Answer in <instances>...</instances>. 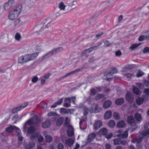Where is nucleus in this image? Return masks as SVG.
Returning a JSON list of instances; mask_svg holds the SVG:
<instances>
[{
	"instance_id": "f257e3e1",
	"label": "nucleus",
	"mask_w": 149,
	"mask_h": 149,
	"mask_svg": "<svg viewBox=\"0 0 149 149\" xmlns=\"http://www.w3.org/2000/svg\"><path fill=\"white\" fill-rule=\"evenodd\" d=\"M38 53L36 52L31 54L22 56L19 58L18 62L19 63L24 64L29 61L34 59L38 56Z\"/></svg>"
},
{
	"instance_id": "f03ea898",
	"label": "nucleus",
	"mask_w": 149,
	"mask_h": 149,
	"mask_svg": "<svg viewBox=\"0 0 149 149\" xmlns=\"http://www.w3.org/2000/svg\"><path fill=\"white\" fill-rule=\"evenodd\" d=\"M22 10L21 5H19L13 8L9 12L8 16L9 19L12 20L15 19L20 13Z\"/></svg>"
},
{
	"instance_id": "7ed1b4c3",
	"label": "nucleus",
	"mask_w": 149,
	"mask_h": 149,
	"mask_svg": "<svg viewBox=\"0 0 149 149\" xmlns=\"http://www.w3.org/2000/svg\"><path fill=\"white\" fill-rule=\"evenodd\" d=\"M140 136H140L135 139H133L132 141V142H136L137 143L136 149H142V146L140 142L142 140L143 138L145 136H149V128L142 132Z\"/></svg>"
},
{
	"instance_id": "20e7f679",
	"label": "nucleus",
	"mask_w": 149,
	"mask_h": 149,
	"mask_svg": "<svg viewBox=\"0 0 149 149\" xmlns=\"http://www.w3.org/2000/svg\"><path fill=\"white\" fill-rule=\"evenodd\" d=\"M76 100V97L73 96L71 97H67L65 99L64 101L63 106L66 107H68L71 106L70 103L71 101L74 104H75V101Z\"/></svg>"
},
{
	"instance_id": "39448f33",
	"label": "nucleus",
	"mask_w": 149,
	"mask_h": 149,
	"mask_svg": "<svg viewBox=\"0 0 149 149\" xmlns=\"http://www.w3.org/2000/svg\"><path fill=\"white\" fill-rule=\"evenodd\" d=\"M81 70V69L79 68L77 69L74 71H72L70 72L66 73L65 75L59 78L56 79L55 80L56 81H60L62 79H64L65 78L68 76H69L71 75L76 74L78 72H80Z\"/></svg>"
},
{
	"instance_id": "423d86ee",
	"label": "nucleus",
	"mask_w": 149,
	"mask_h": 149,
	"mask_svg": "<svg viewBox=\"0 0 149 149\" xmlns=\"http://www.w3.org/2000/svg\"><path fill=\"white\" fill-rule=\"evenodd\" d=\"M64 125L65 127H68L67 131L68 136L69 137H72L74 135V129L73 127L70 125L67 122L65 123Z\"/></svg>"
},
{
	"instance_id": "0eeeda50",
	"label": "nucleus",
	"mask_w": 149,
	"mask_h": 149,
	"mask_svg": "<svg viewBox=\"0 0 149 149\" xmlns=\"http://www.w3.org/2000/svg\"><path fill=\"white\" fill-rule=\"evenodd\" d=\"M101 109L99 108L98 104H93L89 110V112L91 113H97L100 111Z\"/></svg>"
},
{
	"instance_id": "6e6552de",
	"label": "nucleus",
	"mask_w": 149,
	"mask_h": 149,
	"mask_svg": "<svg viewBox=\"0 0 149 149\" xmlns=\"http://www.w3.org/2000/svg\"><path fill=\"white\" fill-rule=\"evenodd\" d=\"M36 138H37L39 142H41L43 141V138L42 136L37 132H35L31 134V139L32 140H33L34 139L36 140Z\"/></svg>"
},
{
	"instance_id": "1a4fd4ad",
	"label": "nucleus",
	"mask_w": 149,
	"mask_h": 149,
	"mask_svg": "<svg viewBox=\"0 0 149 149\" xmlns=\"http://www.w3.org/2000/svg\"><path fill=\"white\" fill-rule=\"evenodd\" d=\"M62 50L63 48L61 47L54 49L48 53L45 56H50L53 54H56Z\"/></svg>"
},
{
	"instance_id": "9d476101",
	"label": "nucleus",
	"mask_w": 149,
	"mask_h": 149,
	"mask_svg": "<svg viewBox=\"0 0 149 149\" xmlns=\"http://www.w3.org/2000/svg\"><path fill=\"white\" fill-rule=\"evenodd\" d=\"M44 25L41 24L36 25L34 28V31L36 33H38L42 31L44 29Z\"/></svg>"
},
{
	"instance_id": "9b49d317",
	"label": "nucleus",
	"mask_w": 149,
	"mask_h": 149,
	"mask_svg": "<svg viewBox=\"0 0 149 149\" xmlns=\"http://www.w3.org/2000/svg\"><path fill=\"white\" fill-rule=\"evenodd\" d=\"M97 48V47L95 46L89 49H86L81 53V55H82L86 56H87L88 54L92 52L94 49H96Z\"/></svg>"
},
{
	"instance_id": "f8f14e48",
	"label": "nucleus",
	"mask_w": 149,
	"mask_h": 149,
	"mask_svg": "<svg viewBox=\"0 0 149 149\" xmlns=\"http://www.w3.org/2000/svg\"><path fill=\"white\" fill-rule=\"evenodd\" d=\"M13 2V0H9L8 2L3 5V10H8L11 6Z\"/></svg>"
},
{
	"instance_id": "ddd939ff",
	"label": "nucleus",
	"mask_w": 149,
	"mask_h": 149,
	"mask_svg": "<svg viewBox=\"0 0 149 149\" xmlns=\"http://www.w3.org/2000/svg\"><path fill=\"white\" fill-rule=\"evenodd\" d=\"M28 104H26V105L22 104L21 105L17 107L16 108H14L12 110V113L13 114L16 113L17 112H18L19 111H20L21 109L25 108V107Z\"/></svg>"
},
{
	"instance_id": "4468645a",
	"label": "nucleus",
	"mask_w": 149,
	"mask_h": 149,
	"mask_svg": "<svg viewBox=\"0 0 149 149\" xmlns=\"http://www.w3.org/2000/svg\"><path fill=\"white\" fill-rule=\"evenodd\" d=\"M35 123V121H34V117H33L30 119H29L27 123H26L24 126V128L26 130L28 128V125H33Z\"/></svg>"
},
{
	"instance_id": "2eb2a0df",
	"label": "nucleus",
	"mask_w": 149,
	"mask_h": 149,
	"mask_svg": "<svg viewBox=\"0 0 149 149\" xmlns=\"http://www.w3.org/2000/svg\"><path fill=\"white\" fill-rule=\"evenodd\" d=\"M102 125V123L101 121L100 120H96L93 126L94 129L97 130Z\"/></svg>"
},
{
	"instance_id": "dca6fc26",
	"label": "nucleus",
	"mask_w": 149,
	"mask_h": 149,
	"mask_svg": "<svg viewBox=\"0 0 149 149\" xmlns=\"http://www.w3.org/2000/svg\"><path fill=\"white\" fill-rule=\"evenodd\" d=\"M117 72L118 70L116 68H113L110 71L105 72L104 74V76L106 77L108 75H111L113 74L116 73Z\"/></svg>"
},
{
	"instance_id": "f3484780",
	"label": "nucleus",
	"mask_w": 149,
	"mask_h": 149,
	"mask_svg": "<svg viewBox=\"0 0 149 149\" xmlns=\"http://www.w3.org/2000/svg\"><path fill=\"white\" fill-rule=\"evenodd\" d=\"M129 130L127 129L123 134H120L117 135V136L120 139H125L127 138L128 136V133Z\"/></svg>"
},
{
	"instance_id": "a211bd4d",
	"label": "nucleus",
	"mask_w": 149,
	"mask_h": 149,
	"mask_svg": "<svg viewBox=\"0 0 149 149\" xmlns=\"http://www.w3.org/2000/svg\"><path fill=\"white\" fill-rule=\"evenodd\" d=\"M15 130L17 131L18 130L19 131V128L15 126H13L11 125L8 127L6 129V131L7 132L9 133L12 132L13 130Z\"/></svg>"
},
{
	"instance_id": "6ab92c4d",
	"label": "nucleus",
	"mask_w": 149,
	"mask_h": 149,
	"mask_svg": "<svg viewBox=\"0 0 149 149\" xmlns=\"http://www.w3.org/2000/svg\"><path fill=\"white\" fill-rule=\"evenodd\" d=\"M80 107L82 109L84 112V115H87L89 111L87 107L84 105H82L80 106Z\"/></svg>"
},
{
	"instance_id": "aec40b11",
	"label": "nucleus",
	"mask_w": 149,
	"mask_h": 149,
	"mask_svg": "<svg viewBox=\"0 0 149 149\" xmlns=\"http://www.w3.org/2000/svg\"><path fill=\"white\" fill-rule=\"evenodd\" d=\"M74 139L69 138L66 140L65 143L66 145L69 146H72L74 143Z\"/></svg>"
},
{
	"instance_id": "412c9836",
	"label": "nucleus",
	"mask_w": 149,
	"mask_h": 149,
	"mask_svg": "<svg viewBox=\"0 0 149 149\" xmlns=\"http://www.w3.org/2000/svg\"><path fill=\"white\" fill-rule=\"evenodd\" d=\"M111 104V102L110 100H107L104 102L103 104V107L104 109L109 108Z\"/></svg>"
},
{
	"instance_id": "4be33fe9",
	"label": "nucleus",
	"mask_w": 149,
	"mask_h": 149,
	"mask_svg": "<svg viewBox=\"0 0 149 149\" xmlns=\"http://www.w3.org/2000/svg\"><path fill=\"white\" fill-rule=\"evenodd\" d=\"M96 134L95 133H92L89 135L87 139V142H91L95 137Z\"/></svg>"
},
{
	"instance_id": "5701e85b",
	"label": "nucleus",
	"mask_w": 149,
	"mask_h": 149,
	"mask_svg": "<svg viewBox=\"0 0 149 149\" xmlns=\"http://www.w3.org/2000/svg\"><path fill=\"white\" fill-rule=\"evenodd\" d=\"M50 121L49 120H47L42 123V127L44 128H47L50 126Z\"/></svg>"
},
{
	"instance_id": "b1692460",
	"label": "nucleus",
	"mask_w": 149,
	"mask_h": 149,
	"mask_svg": "<svg viewBox=\"0 0 149 149\" xmlns=\"http://www.w3.org/2000/svg\"><path fill=\"white\" fill-rule=\"evenodd\" d=\"M112 112L110 111H107L104 115V118L106 119H109L112 116Z\"/></svg>"
},
{
	"instance_id": "393cba45",
	"label": "nucleus",
	"mask_w": 149,
	"mask_h": 149,
	"mask_svg": "<svg viewBox=\"0 0 149 149\" xmlns=\"http://www.w3.org/2000/svg\"><path fill=\"white\" fill-rule=\"evenodd\" d=\"M32 117H34V121L35 120V123L38 124L41 122L40 119L38 118L37 116L34 113L32 114H31Z\"/></svg>"
},
{
	"instance_id": "a878e982",
	"label": "nucleus",
	"mask_w": 149,
	"mask_h": 149,
	"mask_svg": "<svg viewBox=\"0 0 149 149\" xmlns=\"http://www.w3.org/2000/svg\"><path fill=\"white\" fill-rule=\"evenodd\" d=\"M124 102V100L123 98H120L117 99L115 102V104L118 105H121Z\"/></svg>"
},
{
	"instance_id": "bb28decb",
	"label": "nucleus",
	"mask_w": 149,
	"mask_h": 149,
	"mask_svg": "<svg viewBox=\"0 0 149 149\" xmlns=\"http://www.w3.org/2000/svg\"><path fill=\"white\" fill-rule=\"evenodd\" d=\"M125 98L127 100L129 101H132L134 98L132 96V94L130 93H128L126 94Z\"/></svg>"
},
{
	"instance_id": "cd10ccee",
	"label": "nucleus",
	"mask_w": 149,
	"mask_h": 149,
	"mask_svg": "<svg viewBox=\"0 0 149 149\" xmlns=\"http://www.w3.org/2000/svg\"><path fill=\"white\" fill-rule=\"evenodd\" d=\"M63 101V99H61L58 101L56 102L53 105L51 106V107L52 108H54L56 107L58 105H60L62 103Z\"/></svg>"
},
{
	"instance_id": "c85d7f7f",
	"label": "nucleus",
	"mask_w": 149,
	"mask_h": 149,
	"mask_svg": "<svg viewBox=\"0 0 149 149\" xmlns=\"http://www.w3.org/2000/svg\"><path fill=\"white\" fill-rule=\"evenodd\" d=\"M117 126L119 128H123L125 126V123L123 120L120 121L117 124Z\"/></svg>"
},
{
	"instance_id": "c756f323",
	"label": "nucleus",
	"mask_w": 149,
	"mask_h": 149,
	"mask_svg": "<svg viewBox=\"0 0 149 149\" xmlns=\"http://www.w3.org/2000/svg\"><path fill=\"white\" fill-rule=\"evenodd\" d=\"M133 67V65H128L125 66L123 69V72H126L132 69Z\"/></svg>"
},
{
	"instance_id": "7c9ffc66",
	"label": "nucleus",
	"mask_w": 149,
	"mask_h": 149,
	"mask_svg": "<svg viewBox=\"0 0 149 149\" xmlns=\"http://www.w3.org/2000/svg\"><path fill=\"white\" fill-rule=\"evenodd\" d=\"M64 119L63 117H60L58 118L56 122V125L58 126H61L63 122Z\"/></svg>"
},
{
	"instance_id": "2f4dec72",
	"label": "nucleus",
	"mask_w": 149,
	"mask_h": 149,
	"mask_svg": "<svg viewBox=\"0 0 149 149\" xmlns=\"http://www.w3.org/2000/svg\"><path fill=\"white\" fill-rule=\"evenodd\" d=\"M133 90L134 93L136 95H139L141 94V92L136 87H134L133 88Z\"/></svg>"
},
{
	"instance_id": "473e14b6",
	"label": "nucleus",
	"mask_w": 149,
	"mask_h": 149,
	"mask_svg": "<svg viewBox=\"0 0 149 149\" xmlns=\"http://www.w3.org/2000/svg\"><path fill=\"white\" fill-rule=\"evenodd\" d=\"M135 119L132 116H129L127 117V122L130 124H132L134 123Z\"/></svg>"
},
{
	"instance_id": "72a5a7b5",
	"label": "nucleus",
	"mask_w": 149,
	"mask_h": 149,
	"mask_svg": "<svg viewBox=\"0 0 149 149\" xmlns=\"http://www.w3.org/2000/svg\"><path fill=\"white\" fill-rule=\"evenodd\" d=\"M35 146V143L33 142L30 143L25 147V149H31L33 148Z\"/></svg>"
},
{
	"instance_id": "f704fd0d",
	"label": "nucleus",
	"mask_w": 149,
	"mask_h": 149,
	"mask_svg": "<svg viewBox=\"0 0 149 149\" xmlns=\"http://www.w3.org/2000/svg\"><path fill=\"white\" fill-rule=\"evenodd\" d=\"M66 7V6L63 2H61L58 5V7L62 10H64Z\"/></svg>"
},
{
	"instance_id": "c9c22d12",
	"label": "nucleus",
	"mask_w": 149,
	"mask_h": 149,
	"mask_svg": "<svg viewBox=\"0 0 149 149\" xmlns=\"http://www.w3.org/2000/svg\"><path fill=\"white\" fill-rule=\"evenodd\" d=\"M140 45L141 44L140 43L132 44L130 47L129 49L130 50H134L139 47V45Z\"/></svg>"
},
{
	"instance_id": "e433bc0d",
	"label": "nucleus",
	"mask_w": 149,
	"mask_h": 149,
	"mask_svg": "<svg viewBox=\"0 0 149 149\" xmlns=\"http://www.w3.org/2000/svg\"><path fill=\"white\" fill-rule=\"evenodd\" d=\"M60 112L61 113L63 114H65L69 113L68 110L64 108H61L60 109Z\"/></svg>"
},
{
	"instance_id": "4c0bfd02",
	"label": "nucleus",
	"mask_w": 149,
	"mask_h": 149,
	"mask_svg": "<svg viewBox=\"0 0 149 149\" xmlns=\"http://www.w3.org/2000/svg\"><path fill=\"white\" fill-rule=\"evenodd\" d=\"M143 101V100L141 98L138 97L136 100V103L139 105L142 104Z\"/></svg>"
},
{
	"instance_id": "58836bf2",
	"label": "nucleus",
	"mask_w": 149,
	"mask_h": 149,
	"mask_svg": "<svg viewBox=\"0 0 149 149\" xmlns=\"http://www.w3.org/2000/svg\"><path fill=\"white\" fill-rule=\"evenodd\" d=\"M136 119L138 121H140L142 120L141 116V115L138 113H136L135 116Z\"/></svg>"
},
{
	"instance_id": "ea45409f",
	"label": "nucleus",
	"mask_w": 149,
	"mask_h": 149,
	"mask_svg": "<svg viewBox=\"0 0 149 149\" xmlns=\"http://www.w3.org/2000/svg\"><path fill=\"white\" fill-rule=\"evenodd\" d=\"M45 140L46 142L50 143L52 140V138L49 135H47L45 137Z\"/></svg>"
},
{
	"instance_id": "a19ab883",
	"label": "nucleus",
	"mask_w": 149,
	"mask_h": 149,
	"mask_svg": "<svg viewBox=\"0 0 149 149\" xmlns=\"http://www.w3.org/2000/svg\"><path fill=\"white\" fill-rule=\"evenodd\" d=\"M104 97V95L102 94H98L95 97V100H98Z\"/></svg>"
},
{
	"instance_id": "79ce46f5",
	"label": "nucleus",
	"mask_w": 149,
	"mask_h": 149,
	"mask_svg": "<svg viewBox=\"0 0 149 149\" xmlns=\"http://www.w3.org/2000/svg\"><path fill=\"white\" fill-rule=\"evenodd\" d=\"M107 132V130L105 128H103L100 131V133L104 135H105Z\"/></svg>"
},
{
	"instance_id": "37998d69",
	"label": "nucleus",
	"mask_w": 149,
	"mask_h": 149,
	"mask_svg": "<svg viewBox=\"0 0 149 149\" xmlns=\"http://www.w3.org/2000/svg\"><path fill=\"white\" fill-rule=\"evenodd\" d=\"M35 131V128L33 126H31L28 129V132L29 133H32Z\"/></svg>"
},
{
	"instance_id": "c03bdc74",
	"label": "nucleus",
	"mask_w": 149,
	"mask_h": 149,
	"mask_svg": "<svg viewBox=\"0 0 149 149\" xmlns=\"http://www.w3.org/2000/svg\"><path fill=\"white\" fill-rule=\"evenodd\" d=\"M115 123L113 120H111L108 123V125L109 127H114Z\"/></svg>"
},
{
	"instance_id": "a18cd8bd",
	"label": "nucleus",
	"mask_w": 149,
	"mask_h": 149,
	"mask_svg": "<svg viewBox=\"0 0 149 149\" xmlns=\"http://www.w3.org/2000/svg\"><path fill=\"white\" fill-rule=\"evenodd\" d=\"M21 37L20 34L18 33H17L15 36V40L17 41H19L20 40Z\"/></svg>"
},
{
	"instance_id": "49530a36",
	"label": "nucleus",
	"mask_w": 149,
	"mask_h": 149,
	"mask_svg": "<svg viewBox=\"0 0 149 149\" xmlns=\"http://www.w3.org/2000/svg\"><path fill=\"white\" fill-rule=\"evenodd\" d=\"M113 116V118L115 119L119 120L120 118V116L119 114L116 112L114 113Z\"/></svg>"
},
{
	"instance_id": "de8ad7c7",
	"label": "nucleus",
	"mask_w": 149,
	"mask_h": 149,
	"mask_svg": "<svg viewBox=\"0 0 149 149\" xmlns=\"http://www.w3.org/2000/svg\"><path fill=\"white\" fill-rule=\"evenodd\" d=\"M90 90V96H91L93 95H94L96 94L97 93L96 90L94 88L91 89Z\"/></svg>"
},
{
	"instance_id": "09e8293b",
	"label": "nucleus",
	"mask_w": 149,
	"mask_h": 149,
	"mask_svg": "<svg viewBox=\"0 0 149 149\" xmlns=\"http://www.w3.org/2000/svg\"><path fill=\"white\" fill-rule=\"evenodd\" d=\"M17 131V135L18 137V140L19 141H22L23 138V137L21 135H20V130L19 129V130H18Z\"/></svg>"
},
{
	"instance_id": "8fccbe9b",
	"label": "nucleus",
	"mask_w": 149,
	"mask_h": 149,
	"mask_svg": "<svg viewBox=\"0 0 149 149\" xmlns=\"http://www.w3.org/2000/svg\"><path fill=\"white\" fill-rule=\"evenodd\" d=\"M114 144L115 145H119L120 143V139H115L113 140Z\"/></svg>"
},
{
	"instance_id": "3c124183",
	"label": "nucleus",
	"mask_w": 149,
	"mask_h": 149,
	"mask_svg": "<svg viewBox=\"0 0 149 149\" xmlns=\"http://www.w3.org/2000/svg\"><path fill=\"white\" fill-rule=\"evenodd\" d=\"M93 100V98L92 97V96H90L88 98L87 100V101L88 104H91L92 102V100Z\"/></svg>"
},
{
	"instance_id": "603ef678",
	"label": "nucleus",
	"mask_w": 149,
	"mask_h": 149,
	"mask_svg": "<svg viewBox=\"0 0 149 149\" xmlns=\"http://www.w3.org/2000/svg\"><path fill=\"white\" fill-rule=\"evenodd\" d=\"M38 77L36 76H35L32 78L31 81L33 83H36L38 81Z\"/></svg>"
},
{
	"instance_id": "864d4df0",
	"label": "nucleus",
	"mask_w": 149,
	"mask_h": 149,
	"mask_svg": "<svg viewBox=\"0 0 149 149\" xmlns=\"http://www.w3.org/2000/svg\"><path fill=\"white\" fill-rule=\"evenodd\" d=\"M144 74V73L143 72L141 71H139L136 75V76L137 77H139L142 76Z\"/></svg>"
},
{
	"instance_id": "5fc2aeb1",
	"label": "nucleus",
	"mask_w": 149,
	"mask_h": 149,
	"mask_svg": "<svg viewBox=\"0 0 149 149\" xmlns=\"http://www.w3.org/2000/svg\"><path fill=\"white\" fill-rule=\"evenodd\" d=\"M143 52L144 53H149V47H146L144 48Z\"/></svg>"
},
{
	"instance_id": "6e6d98bb",
	"label": "nucleus",
	"mask_w": 149,
	"mask_h": 149,
	"mask_svg": "<svg viewBox=\"0 0 149 149\" xmlns=\"http://www.w3.org/2000/svg\"><path fill=\"white\" fill-rule=\"evenodd\" d=\"M56 113L53 112V111H51L49 112L47 114V116H55L56 114Z\"/></svg>"
},
{
	"instance_id": "4d7b16f0",
	"label": "nucleus",
	"mask_w": 149,
	"mask_h": 149,
	"mask_svg": "<svg viewBox=\"0 0 149 149\" xmlns=\"http://www.w3.org/2000/svg\"><path fill=\"white\" fill-rule=\"evenodd\" d=\"M145 39H146V36H141L139 37V40L140 41H141Z\"/></svg>"
},
{
	"instance_id": "13d9d810",
	"label": "nucleus",
	"mask_w": 149,
	"mask_h": 149,
	"mask_svg": "<svg viewBox=\"0 0 149 149\" xmlns=\"http://www.w3.org/2000/svg\"><path fill=\"white\" fill-rule=\"evenodd\" d=\"M104 45L105 47H107L111 45V44L108 41L106 40L104 42Z\"/></svg>"
},
{
	"instance_id": "bf43d9fd",
	"label": "nucleus",
	"mask_w": 149,
	"mask_h": 149,
	"mask_svg": "<svg viewBox=\"0 0 149 149\" xmlns=\"http://www.w3.org/2000/svg\"><path fill=\"white\" fill-rule=\"evenodd\" d=\"M57 148L58 149H63L64 146L62 143H58Z\"/></svg>"
},
{
	"instance_id": "052dcab7",
	"label": "nucleus",
	"mask_w": 149,
	"mask_h": 149,
	"mask_svg": "<svg viewBox=\"0 0 149 149\" xmlns=\"http://www.w3.org/2000/svg\"><path fill=\"white\" fill-rule=\"evenodd\" d=\"M122 53L120 50L117 51L115 53V55L116 56H120L122 55Z\"/></svg>"
},
{
	"instance_id": "680f3d73",
	"label": "nucleus",
	"mask_w": 149,
	"mask_h": 149,
	"mask_svg": "<svg viewBox=\"0 0 149 149\" xmlns=\"http://www.w3.org/2000/svg\"><path fill=\"white\" fill-rule=\"evenodd\" d=\"M123 75L124 76L128 78H130L133 76L132 74L130 73H127L126 74H124Z\"/></svg>"
},
{
	"instance_id": "e2e57ef3",
	"label": "nucleus",
	"mask_w": 149,
	"mask_h": 149,
	"mask_svg": "<svg viewBox=\"0 0 149 149\" xmlns=\"http://www.w3.org/2000/svg\"><path fill=\"white\" fill-rule=\"evenodd\" d=\"M50 76V74L49 73H48L45 74L43 77L45 79H47L49 78Z\"/></svg>"
},
{
	"instance_id": "0e129e2a",
	"label": "nucleus",
	"mask_w": 149,
	"mask_h": 149,
	"mask_svg": "<svg viewBox=\"0 0 149 149\" xmlns=\"http://www.w3.org/2000/svg\"><path fill=\"white\" fill-rule=\"evenodd\" d=\"M20 19L19 18L15 19L14 21L15 26H16L20 22Z\"/></svg>"
},
{
	"instance_id": "69168bd1",
	"label": "nucleus",
	"mask_w": 149,
	"mask_h": 149,
	"mask_svg": "<svg viewBox=\"0 0 149 149\" xmlns=\"http://www.w3.org/2000/svg\"><path fill=\"white\" fill-rule=\"evenodd\" d=\"M136 85L138 86L140 88H143V85L140 83H137L136 84Z\"/></svg>"
},
{
	"instance_id": "338daca9",
	"label": "nucleus",
	"mask_w": 149,
	"mask_h": 149,
	"mask_svg": "<svg viewBox=\"0 0 149 149\" xmlns=\"http://www.w3.org/2000/svg\"><path fill=\"white\" fill-rule=\"evenodd\" d=\"M111 145L110 143H107L105 145V148L106 149H110Z\"/></svg>"
},
{
	"instance_id": "774afa93",
	"label": "nucleus",
	"mask_w": 149,
	"mask_h": 149,
	"mask_svg": "<svg viewBox=\"0 0 149 149\" xmlns=\"http://www.w3.org/2000/svg\"><path fill=\"white\" fill-rule=\"evenodd\" d=\"M112 134L111 133H110L108 135H106L105 137L107 139H109L112 137Z\"/></svg>"
}]
</instances>
